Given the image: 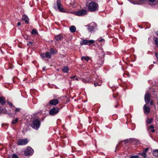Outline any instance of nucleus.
I'll use <instances>...</instances> for the list:
<instances>
[{
    "instance_id": "11",
    "label": "nucleus",
    "mask_w": 158,
    "mask_h": 158,
    "mask_svg": "<svg viewBox=\"0 0 158 158\" xmlns=\"http://www.w3.org/2000/svg\"><path fill=\"white\" fill-rule=\"evenodd\" d=\"M143 110L145 114H148L150 112V107L148 106V105L145 104L143 106Z\"/></svg>"
},
{
    "instance_id": "9",
    "label": "nucleus",
    "mask_w": 158,
    "mask_h": 158,
    "mask_svg": "<svg viewBox=\"0 0 158 158\" xmlns=\"http://www.w3.org/2000/svg\"><path fill=\"white\" fill-rule=\"evenodd\" d=\"M87 11L85 9H81L76 12V15L78 16H82L86 14Z\"/></svg>"
},
{
    "instance_id": "25",
    "label": "nucleus",
    "mask_w": 158,
    "mask_h": 158,
    "mask_svg": "<svg viewBox=\"0 0 158 158\" xmlns=\"http://www.w3.org/2000/svg\"><path fill=\"white\" fill-rule=\"evenodd\" d=\"M45 53V55L46 57L48 58L49 59H51V55L49 52H47L46 53Z\"/></svg>"
},
{
    "instance_id": "43",
    "label": "nucleus",
    "mask_w": 158,
    "mask_h": 158,
    "mask_svg": "<svg viewBox=\"0 0 158 158\" xmlns=\"http://www.w3.org/2000/svg\"><path fill=\"white\" fill-rule=\"evenodd\" d=\"M155 56L158 60V53L157 52L155 53Z\"/></svg>"
},
{
    "instance_id": "49",
    "label": "nucleus",
    "mask_w": 158,
    "mask_h": 158,
    "mask_svg": "<svg viewBox=\"0 0 158 158\" xmlns=\"http://www.w3.org/2000/svg\"><path fill=\"white\" fill-rule=\"evenodd\" d=\"M21 23H20V22H18V23H17V25H18V26H20V25H21Z\"/></svg>"
},
{
    "instance_id": "29",
    "label": "nucleus",
    "mask_w": 158,
    "mask_h": 158,
    "mask_svg": "<svg viewBox=\"0 0 158 158\" xmlns=\"http://www.w3.org/2000/svg\"><path fill=\"white\" fill-rule=\"evenodd\" d=\"M18 118H16L15 120H13L12 122V123L13 124H15L18 123Z\"/></svg>"
},
{
    "instance_id": "42",
    "label": "nucleus",
    "mask_w": 158,
    "mask_h": 158,
    "mask_svg": "<svg viewBox=\"0 0 158 158\" xmlns=\"http://www.w3.org/2000/svg\"><path fill=\"white\" fill-rule=\"evenodd\" d=\"M94 85L96 87L97 85H99L98 83L96 82L94 83Z\"/></svg>"
},
{
    "instance_id": "14",
    "label": "nucleus",
    "mask_w": 158,
    "mask_h": 158,
    "mask_svg": "<svg viewBox=\"0 0 158 158\" xmlns=\"http://www.w3.org/2000/svg\"><path fill=\"white\" fill-rule=\"evenodd\" d=\"M5 98L3 96L0 97V104L2 106L4 105L6 103Z\"/></svg>"
},
{
    "instance_id": "16",
    "label": "nucleus",
    "mask_w": 158,
    "mask_h": 158,
    "mask_svg": "<svg viewBox=\"0 0 158 158\" xmlns=\"http://www.w3.org/2000/svg\"><path fill=\"white\" fill-rule=\"evenodd\" d=\"M22 20L25 22L27 24L29 23V18L26 15H23Z\"/></svg>"
},
{
    "instance_id": "58",
    "label": "nucleus",
    "mask_w": 158,
    "mask_h": 158,
    "mask_svg": "<svg viewBox=\"0 0 158 158\" xmlns=\"http://www.w3.org/2000/svg\"><path fill=\"white\" fill-rule=\"evenodd\" d=\"M19 64L20 65H22L21 64Z\"/></svg>"
},
{
    "instance_id": "17",
    "label": "nucleus",
    "mask_w": 158,
    "mask_h": 158,
    "mask_svg": "<svg viewBox=\"0 0 158 158\" xmlns=\"http://www.w3.org/2000/svg\"><path fill=\"white\" fill-rule=\"evenodd\" d=\"M50 53L52 55H55L57 53V51L56 49L53 48H51L49 50Z\"/></svg>"
},
{
    "instance_id": "7",
    "label": "nucleus",
    "mask_w": 158,
    "mask_h": 158,
    "mask_svg": "<svg viewBox=\"0 0 158 158\" xmlns=\"http://www.w3.org/2000/svg\"><path fill=\"white\" fill-rule=\"evenodd\" d=\"M28 143L27 139H19L18 140L17 144L18 145H23L27 144Z\"/></svg>"
},
{
    "instance_id": "13",
    "label": "nucleus",
    "mask_w": 158,
    "mask_h": 158,
    "mask_svg": "<svg viewBox=\"0 0 158 158\" xmlns=\"http://www.w3.org/2000/svg\"><path fill=\"white\" fill-rule=\"evenodd\" d=\"M59 103V101L57 99H53L50 100L49 102V104L51 105H56Z\"/></svg>"
},
{
    "instance_id": "6",
    "label": "nucleus",
    "mask_w": 158,
    "mask_h": 158,
    "mask_svg": "<svg viewBox=\"0 0 158 158\" xmlns=\"http://www.w3.org/2000/svg\"><path fill=\"white\" fill-rule=\"evenodd\" d=\"M33 149L30 147H28L24 152V154L26 156H29L32 155L34 153Z\"/></svg>"
},
{
    "instance_id": "10",
    "label": "nucleus",
    "mask_w": 158,
    "mask_h": 158,
    "mask_svg": "<svg viewBox=\"0 0 158 158\" xmlns=\"http://www.w3.org/2000/svg\"><path fill=\"white\" fill-rule=\"evenodd\" d=\"M101 53L102 54V56L103 58V59L102 57H99L97 62V63L98 64L100 65H102L103 64L104 57L105 55V54L103 51H102Z\"/></svg>"
},
{
    "instance_id": "52",
    "label": "nucleus",
    "mask_w": 158,
    "mask_h": 158,
    "mask_svg": "<svg viewBox=\"0 0 158 158\" xmlns=\"http://www.w3.org/2000/svg\"><path fill=\"white\" fill-rule=\"evenodd\" d=\"M156 34L158 36V31L156 32Z\"/></svg>"
},
{
    "instance_id": "27",
    "label": "nucleus",
    "mask_w": 158,
    "mask_h": 158,
    "mask_svg": "<svg viewBox=\"0 0 158 158\" xmlns=\"http://www.w3.org/2000/svg\"><path fill=\"white\" fill-rule=\"evenodd\" d=\"M7 110L6 109H1L0 107V114L2 113L3 114H5L6 113Z\"/></svg>"
},
{
    "instance_id": "46",
    "label": "nucleus",
    "mask_w": 158,
    "mask_h": 158,
    "mask_svg": "<svg viewBox=\"0 0 158 158\" xmlns=\"http://www.w3.org/2000/svg\"><path fill=\"white\" fill-rule=\"evenodd\" d=\"M76 77V76H71V79H73V78H75V77Z\"/></svg>"
},
{
    "instance_id": "19",
    "label": "nucleus",
    "mask_w": 158,
    "mask_h": 158,
    "mask_svg": "<svg viewBox=\"0 0 158 158\" xmlns=\"http://www.w3.org/2000/svg\"><path fill=\"white\" fill-rule=\"evenodd\" d=\"M62 70L64 73H68L69 70V69L68 66H65L62 68Z\"/></svg>"
},
{
    "instance_id": "48",
    "label": "nucleus",
    "mask_w": 158,
    "mask_h": 158,
    "mask_svg": "<svg viewBox=\"0 0 158 158\" xmlns=\"http://www.w3.org/2000/svg\"><path fill=\"white\" fill-rule=\"evenodd\" d=\"M150 104L151 106L153 105V102L152 101H151V102H150Z\"/></svg>"
},
{
    "instance_id": "2",
    "label": "nucleus",
    "mask_w": 158,
    "mask_h": 158,
    "mask_svg": "<svg viewBox=\"0 0 158 158\" xmlns=\"http://www.w3.org/2000/svg\"><path fill=\"white\" fill-rule=\"evenodd\" d=\"M41 124V122L38 118L34 119L32 121V123L31 124V127L35 130H38L40 127Z\"/></svg>"
},
{
    "instance_id": "55",
    "label": "nucleus",
    "mask_w": 158,
    "mask_h": 158,
    "mask_svg": "<svg viewBox=\"0 0 158 158\" xmlns=\"http://www.w3.org/2000/svg\"><path fill=\"white\" fill-rule=\"evenodd\" d=\"M76 80H78V79L77 78H76Z\"/></svg>"
},
{
    "instance_id": "45",
    "label": "nucleus",
    "mask_w": 158,
    "mask_h": 158,
    "mask_svg": "<svg viewBox=\"0 0 158 158\" xmlns=\"http://www.w3.org/2000/svg\"><path fill=\"white\" fill-rule=\"evenodd\" d=\"M118 147H119V145L118 144L116 146V148H116V150H118V149H119Z\"/></svg>"
},
{
    "instance_id": "41",
    "label": "nucleus",
    "mask_w": 158,
    "mask_h": 158,
    "mask_svg": "<svg viewBox=\"0 0 158 158\" xmlns=\"http://www.w3.org/2000/svg\"><path fill=\"white\" fill-rule=\"evenodd\" d=\"M20 110V109H19V108H16V109H15V112H17L19 111Z\"/></svg>"
},
{
    "instance_id": "38",
    "label": "nucleus",
    "mask_w": 158,
    "mask_h": 158,
    "mask_svg": "<svg viewBox=\"0 0 158 158\" xmlns=\"http://www.w3.org/2000/svg\"><path fill=\"white\" fill-rule=\"evenodd\" d=\"M124 141L126 143H130L129 139H125L124 140Z\"/></svg>"
},
{
    "instance_id": "32",
    "label": "nucleus",
    "mask_w": 158,
    "mask_h": 158,
    "mask_svg": "<svg viewBox=\"0 0 158 158\" xmlns=\"http://www.w3.org/2000/svg\"><path fill=\"white\" fill-rule=\"evenodd\" d=\"M149 148H146L143 149V152L145 153H146L149 150Z\"/></svg>"
},
{
    "instance_id": "47",
    "label": "nucleus",
    "mask_w": 158,
    "mask_h": 158,
    "mask_svg": "<svg viewBox=\"0 0 158 158\" xmlns=\"http://www.w3.org/2000/svg\"><path fill=\"white\" fill-rule=\"evenodd\" d=\"M117 96V94H113V97L114 98H116Z\"/></svg>"
},
{
    "instance_id": "3",
    "label": "nucleus",
    "mask_w": 158,
    "mask_h": 158,
    "mask_svg": "<svg viewBox=\"0 0 158 158\" xmlns=\"http://www.w3.org/2000/svg\"><path fill=\"white\" fill-rule=\"evenodd\" d=\"M53 8L55 9H58L59 11L61 12H66L63 5L61 4L60 0H57L56 6L55 4H54Z\"/></svg>"
},
{
    "instance_id": "57",
    "label": "nucleus",
    "mask_w": 158,
    "mask_h": 158,
    "mask_svg": "<svg viewBox=\"0 0 158 158\" xmlns=\"http://www.w3.org/2000/svg\"><path fill=\"white\" fill-rule=\"evenodd\" d=\"M156 115V116H157V114H155Z\"/></svg>"
},
{
    "instance_id": "30",
    "label": "nucleus",
    "mask_w": 158,
    "mask_h": 158,
    "mask_svg": "<svg viewBox=\"0 0 158 158\" xmlns=\"http://www.w3.org/2000/svg\"><path fill=\"white\" fill-rule=\"evenodd\" d=\"M34 44V43L33 42H32L31 41H29L28 43L27 44V45L29 47H31V46H32Z\"/></svg>"
},
{
    "instance_id": "24",
    "label": "nucleus",
    "mask_w": 158,
    "mask_h": 158,
    "mask_svg": "<svg viewBox=\"0 0 158 158\" xmlns=\"http://www.w3.org/2000/svg\"><path fill=\"white\" fill-rule=\"evenodd\" d=\"M138 156H139V157L140 156H141L144 158H146L147 157V154L146 153H143V152H139L138 154Z\"/></svg>"
},
{
    "instance_id": "26",
    "label": "nucleus",
    "mask_w": 158,
    "mask_h": 158,
    "mask_svg": "<svg viewBox=\"0 0 158 158\" xmlns=\"http://www.w3.org/2000/svg\"><path fill=\"white\" fill-rule=\"evenodd\" d=\"M31 33L33 35H38V33L36 29H33L32 30Z\"/></svg>"
},
{
    "instance_id": "15",
    "label": "nucleus",
    "mask_w": 158,
    "mask_h": 158,
    "mask_svg": "<svg viewBox=\"0 0 158 158\" xmlns=\"http://www.w3.org/2000/svg\"><path fill=\"white\" fill-rule=\"evenodd\" d=\"M63 38V35L61 34L56 35L55 37V39L57 41L61 40Z\"/></svg>"
},
{
    "instance_id": "51",
    "label": "nucleus",
    "mask_w": 158,
    "mask_h": 158,
    "mask_svg": "<svg viewBox=\"0 0 158 158\" xmlns=\"http://www.w3.org/2000/svg\"><path fill=\"white\" fill-rule=\"evenodd\" d=\"M140 2H144L146 1V0H139Z\"/></svg>"
},
{
    "instance_id": "5",
    "label": "nucleus",
    "mask_w": 158,
    "mask_h": 158,
    "mask_svg": "<svg viewBox=\"0 0 158 158\" xmlns=\"http://www.w3.org/2000/svg\"><path fill=\"white\" fill-rule=\"evenodd\" d=\"M61 107H53L49 110V114L52 116L55 115L58 113Z\"/></svg>"
},
{
    "instance_id": "21",
    "label": "nucleus",
    "mask_w": 158,
    "mask_h": 158,
    "mask_svg": "<svg viewBox=\"0 0 158 158\" xmlns=\"http://www.w3.org/2000/svg\"><path fill=\"white\" fill-rule=\"evenodd\" d=\"M76 27L74 26H71L69 28V30L70 32L72 33L75 32L76 31Z\"/></svg>"
},
{
    "instance_id": "53",
    "label": "nucleus",
    "mask_w": 158,
    "mask_h": 158,
    "mask_svg": "<svg viewBox=\"0 0 158 158\" xmlns=\"http://www.w3.org/2000/svg\"><path fill=\"white\" fill-rule=\"evenodd\" d=\"M118 105H115L114 106V107L115 108H117L118 107Z\"/></svg>"
},
{
    "instance_id": "20",
    "label": "nucleus",
    "mask_w": 158,
    "mask_h": 158,
    "mask_svg": "<svg viewBox=\"0 0 158 158\" xmlns=\"http://www.w3.org/2000/svg\"><path fill=\"white\" fill-rule=\"evenodd\" d=\"M154 128V127L153 125H151L148 127V130H150V131L152 132H155V130Z\"/></svg>"
},
{
    "instance_id": "4",
    "label": "nucleus",
    "mask_w": 158,
    "mask_h": 158,
    "mask_svg": "<svg viewBox=\"0 0 158 158\" xmlns=\"http://www.w3.org/2000/svg\"><path fill=\"white\" fill-rule=\"evenodd\" d=\"M97 24L94 22H93L86 26L88 27V29L89 31L91 33L94 32L96 31Z\"/></svg>"
},
{
    "instance_id": "12",
    "label": "nucleus",
    "mask_w": 158,
    "mask_h": 158,
    "mask_svg": "<svg viewBox=\"0 0 158 158\" xmlns=\"http://www.w3.org/2000/svg\"><path fill=\"white\" fill-rule=\"evenodd\" d=\"M151 94L148 92H147L145 94L144 99L145 102L147 103L149 102L150 99Z\"/></svg>"
},
{
    "instance_id": "39",
    "label": "nucleus",
    "mask_w": 158,
    "mask_h": 158,
    "mask_svg": "<svg viewBox=\"0 0 158 158\" xmlns=\"http://www.w3.org/2000/svg\"><path fill=\"white\" fill-rule=\"evenodd\" d=\"M98 40L100 42H102V41L105 42V40L103 38H102L100 40L98 39Z\"/></svg>"
},
{
    "instance_id": "34",
    "label": "nucleus",
    "mask_w": 158,
    "mask_h": 158,
    "mask_svg": "<svg viewBox=\"0 0 158 158\" xmlns=\"http://www.w3.org/2000/svg\"><path fill=\"white\" fill-rule=\"evenodd\" d=\"M45 55V53H41L40 54V56L42 58L43 60L46 57Z\"/></svg>"
},
{
    "instance_id": "37",
    "label": "nucleus",
    "mask_w": 158,
    "mask_h": 158,
    "mask_svg": "<svg viewBox=\"0 0 158 158\" xmlns=\"http://www.w3.org/2000/svg\"><path fill=\"white\" fill-rule=\"evenodd\" d=\"M130 158H139V156L137 155L133 156L130 157Z\"/></svg>"
},
{
    "instance_id": "8",
    "label": "nucleus",
    "mask_w": 158,
    "mask_h": 158,
    "mask_svg": "<svg viewBox=\"0 0 158 158\" xmlns=\"http://www.w3.org/2000/svg\"><path fill=\"white\" fill-rule=\"evenodd\" d=\"M95 42L94 40H88L86 39L83 40L82 42L80 43V44L82 45H90V44H93Z\"/></svg>"
},
{
    "instance_id": "1",
    "label": "nucleus",
    "mask_w": 158,
    "mask_h": 158,
    "mask_svg": "<svg viewBox=\"0 0 158 158\" xmlns=\"http://www.w3.org/2000/svg\"><path fill=\"white\" fill-rule=\"evenodd\" d=\"M86 5L88 7L89 11L91 12H94L98 10V4L97 3L94 1H91L89 3L87 2Z\"/></svg>"
},
{
    "instance_id": "18",
    "label": "nucleus",
    "mask_w": 158,
    "mask_h": 158,
    "mask_svg": "<svg viewBox=\"0 0 158 158\" xmlns=\"http://www.w3.org/2000/svg\"><path fill=\"white\" fill-rule=\"evenodd\" d=\"M129 141L130 143L135 142V143L136 144H138L139 143V141L134 138H130L129 139Z\"/></svg>"
},
{
    "instance_id": "59",
    "label": "nucleus",
    "mask_w": 158,
    "mask_h": 158,
    "mask_svg": "<svg viewBox=\"0 0 158 158\" xmlns=\"http://www.w3.org/2000/svg\"><path fill=\"white\" fill-rule=\"evenodd\" d=\"M153 63H155V62H153Z\"/></svg>"
},
{
    "instance_id": "23",
    "label": "nucleus",
    "mask_w": 158,
    "mask_h": 158,
    "mask_svg": "<svg viewBox=\"0 0 158 158\" xmlns=\"http://www.w3.org/2000/svg\"><path fill=\"white\" fill-rule=\"evenodd\" d=\"M153 155L156 157H158V149L155 150L152 152Z\"/></svg>"
},
{
    "instance_id": "36",
    "label": "nucleus",
    "mask_w": 158,
    "mask_h": 158,
    "mask_svg": "<svg viewBox=\"0 0 158 158\" xmlns=\"http://www.w3.org/2000/svg\"><path fill=\"white\" fill-rule=\"evenodd\" d=\"M12 158H19V157L16 154H14L12 155Z\"/></svg>"
},
{
    "instance_id": "28",
    "label": "nucleus",
    "mask_w": 158,
    "mask_h": 158,
    "mask_svg": "<svg viewBox=\"0 0 158 158\" xmlns=\"http://www.w3.org/2000/svg\"><path fill=\"white\" fill-rule=\"evenodd\" d=\"M89 59V57L88 56H83L81 58V60H83V59H84L85 60L88 61Z\"/></svg>"
},
{
    "instance_id": "31",
    "label": "nucleus",
    "mask_w": 158,
    "mask_h": 158,
    "mask_svg": "<svg viewBox=\"0 0 158 158\" xmlns=\"http://www.w3.org/2000/svg\"><path fill=\"white\" fill-rule=\"evenodd\" d=\"M154 40L155 41L156 44L158 47V38L154 37Z\"/></svg>"
},
{
    "instance_id": "50",
    "label": "nucleus",
    "mask_w": 158,
    "mask_h": 158,
    "mask_svg": "<svg viewBox=\"0 0 158 158\" xmlns=\"http://www.w3.org/2000/svg\"><path fill=\"white\" fill-rule=\"evenodd\" d=\"M46 69V67H44L43 69L42 70L43 71H44Z\"/></svg>"
},
{
    "instance_id": "44",
    "label": "nucleus",
    "mask_w": 158,
    "mask_h": 158,
    "mask_svg": "<svg viewBox=\"0 0 158 158\" xmlns=\"http://www.w3.org/2000/svg\"><path fill=\"white\" fill-rule=\"evenodd\" d=\"M83 81L84 82H91V81H89V80H88V81H87L86 80H85V79H83Z\"/></svg>"
},
{
    "instance_id": "54",
    "label": "nucleus",
    "mask_w": 158,
    "mask_h": 158,
    "mask_svg": "<svg viewBox=\"0 0 158 158\" xmlns=\"http://www.w3.org/2000/svg\"><path fill=\"white\" fill-rule=\"evenodd\" d=\"M9 114L10 116H12V114Z\"/></svg>"
},
{
    "instance_id": "33",
    "label": "nucleus",
    "mask_w": 158,
    "mask_h": 158,
    "mask_svg": "<svg viewBox=\"0 0 158 158\" xmlns=\"http://www.w3.org/2000/svg\"><path fill=\"white\" fill-rule=\"evenodd\" d=\"M23 37L25 39L27 40L28 39V35L27 34H25L23 35Z\"/></svg>"
},
{
    "instance_id": "35",
    "label": "nucleus",
    "mask_w": 158,
    "mask_h": 158,
    "mask_svg": "<svg viewBox=\"0 0 158 158\" xmlns=\"http://www.w3.org/2000/svg\"><path fill=\"white\" fill-rule=\"evenodd\" d=\"M9 68L10 69H12L14 68L13 65L11 64H8Z\"/></svg>"
},
{
    "instance_id": "40",
    "label": "nucleus",
    "mask_w": 158,
    "mask_h": 158,
    "mask_svg": "<svg viewBox=\"0 0 158 158\" xmlns=\"http://www.w3.org/2000/svg\"><path fill=\"white\" fill-rule=\"evenodd\" d=\"M7 103L8 104H9V106H10L11 107V106H13V104L12 103L9 102H8V101H7Z\"/></svg>"
},
{
    "instance_id": "22",
    "label": "nucleus",
    "mask_w": 158,
    "mask_h": 158,
    "mask_svg": "<svg viewBox=\"0 0 158 158\" xmlns=\"http://www.w3.org/2000/svg\"><path fill=\"white\" fill-rule=\"evenodd\" d=\"M153 119L152 118H147L146 121V125H147L148 124H151L153 122Z\"/></svg>"
},
{
    "instance_id": "56",
    "label": "nucleus",
    "mask_w": 158,
    "mask_h": 158,
    "mask_svg": "<svg viewBox=\"0 0 158 158\" xmlns=\"http://www.w3.org/2000/svg\"><path fill=\"white\" fill-rule=\"evenodd\" d=\"M80 142H81V143H82V141H80Z\"/></svg>"
}]
</instances>
